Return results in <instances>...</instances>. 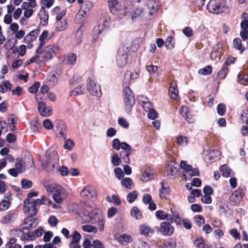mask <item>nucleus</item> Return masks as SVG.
Wrapping results in <instances>:
<instances>
[{
  "instance_id": "1",
  "label": "nucleus",
  "mask_w": 248,
  "mask_h": 248,
  "mask_svg": "<svg viewBox=\"0 0 248 248\" xmlns=\"http://www.w3.org/2000/svg\"><path fill=\"white\" fill-rule=\"evenodd\" d=\"M46 159L44 164L45 169L47 171L50 172L59 163V156L56 151H48L46 155Z\"/></svg>"
},
{
  "instance_id": "2",
  "label": "nucleus",
  "mask_w": 248,
  "mask_h": 248,
  "mask_svg": "<svg viewBox=\"0 0 248 248\" xmlns=\"http://www.w3.org/2000/svg\"><path fill=\"white\" fill-rule=\"evenodd\" d=\"M110 24V17L107 16H103L98 22V26L93 29V35L94 39L98 38L106 29L109 27Z\"/></svg>"
},
{
  "instance_id": "3",
  "label": "nucleus",
  "mask_w": 248,
  "mask_h": 248,
  "mask_svg": "<svg viewBox=\"0 0 248 248\" xmlns=\"http://www.w3.org/2000/svg\"><path fill=\"white\" fill-rule=\"evenodd\" d=\"M124 102L125 110L128 114L131 112L132 108L135 104V99L132 91L128 87H125L124 90Z\"/></svg>"
},
{
  "instance_id": "4",
  "label": "nucleus",
  "mask_w": 248,
  "mask_h": 248,
  "mask_svg": "<svg viewBox=\"0 0 248 248\" xmlns=\"http://www.w3.org/2000/svg\"><path fill=\"white\" fill-rule=\"evenodd\" d=\"M59 48L57 46L51 45L45 47L43 51L40 50L39 54L41 57L45 60L52 59L58 53Z\"/></svg>"
},
{
  "instance_id": "5",
  "label": "nucleus",
  "mask_w": 248,
  "mask_h": 248,
  "mask_svg": "<svg viewBox=\"0 0 248 248\" xmlns=\"http://www.w3.org/2000/svg\"><path fill=\"white\" fill-rule=\"evenodd\" d=\"M225 6L224 0H211L207 5V8L210 13L218 14L223 11Z\"/></svg>"
},
{
  "instance_id": "6",
  "label": "nucleus",
  "mask_w": 248,
  "mask_h": 248,
  "mask_svg": "<svg viewBox=\"0 0 248 248\" xmlns=\"http://www.w3.org/2000/svg\"><path fill=\"white\" fill-rule=\"evenodd\" d=\"M127 48L120 47L116 55V63L119 67H124L127 62Z\"/></svg>"
},
{
  "instance_id": "7",
  "label": "nucleus",
  "mask_w": 248,
  "mask_h": 248,
  "mask_svg": "<svg viewBox=\"0 0 248 248\" xmlns=\"http://www.w3.org/2000/svg\"><path fill=\"white\" fill-rule=\"evenodd\" d=\"M87 89L93 96H100L101 95L100 86L93 82L90 78H88L87 79Z\"/></svg>"
},
{
  "instance_id": "8",
  "label": "nucleus",
  "mask_w": 248,
  "mask_h": 248,
  "mask_svg": "<svg viewBox=\"0 0 248 248\" xmlns=\"http://www.w3.org/2000/svg\"><path fill=\"white\" fill-rule=\"evenodd\" d=\"M24 208L26 212H28L30 216H34L37 213V206L34 200L26 199L24 202Z\"/></svg>"
},
{
  "instance_id": "9",
  "label": "nucleus",
  "mask_w": 248,
  "mask_h": 248,
  "mask_svg": "<svg viewBox=\"0 0 248 248\" xmlns=\"http://www.w3.org/2000/svg\"><path fill=\"white\" fill-rule=\"evenodd\" d=\"M179 165L173 161L170 162L166 167L164 175L169 178L175 177L178 171Z\"/></svg>"
},
{
  "instance_id": "10",
  "label": "nucleus",
  "mask_w": 248,
  "mask_h": 248,
  "mask_svg": "<svg viewBox=\"0 0 248 248\" xmlns=\"http://www.w3.org/2000/svg\"><path fill=\"white\" fill-rule=\"evenodd\" d=\"M93 4L90 1H86L85 3L81 5V8L76 16L77 18L84 17L88 15L90 10L93 8Z\"/></svg>"
},
{
  "instance_id": "11",
  "label": "nucleus",
  "mask_w": 248,
  "mask_h": 248,
  "mask_svg": "<svg viewBox=\"0 0 248 248\" xmlns=\"http://www.w3.org/2000/svg\"><path fill=\"white\" fill-rule=\"evenodd\" d=\"M160 232L164 235H171L174 231L173 227L170 223L163 222L160 224Z\"/></svg>"
},
{
  "instance_id": "12",
  "label": "nucleus",
  "mask_w": 248,
  "mask_h": 248,
  "mask_svg": "<svg viewBox=\"0 0 248 248\" xmlns=\"http://www.w3.org/2000/svg\"><path fill=\"white\" fill-rule=\"evenodd\" d=\"M244 195L243 189L238 188L235 191H234L231 195L230 198V201L233 204L239 203L242 199Z\"/></svg>"
},
{
  "instance_id": "13",
  "label": "nucleus",
  "mask_w": 248,
  "mask_h": 248,
  "mask_svg": "<svg viewBox=\"0 0 248 248\" xmlns=\"http://www.w3.org/2000/svg\"><path fill=\"white\" fill-rule=\"evenodd\" d=\"M180 167L184 170V175L186 180L190 179L192 176V166L186 164V161H181L180 164Z\"/></svg>"
},
{
  "instance_id": "14",
  "label": "nucleus",
  "mask_w": 248,
  "mask_h": 248,
  "mask_svg": "<svg viewBox=\"0 0 248 248\" xmlns=\"http://www.w3.org/2000/svg\"><path fill=\"white\" fill-rule=\"evenodd\" d=\"M144 3L147 4L149 10V15L152 16L156 13L158 8L157 0H143Z\"/></svg>"
},
{
  "instance_id": "15",
  "label": "nucleus",
  "mask_w": 248,
  "mask_h": 248,
  "mask_svg": "<svg viewBox=\"0 0 248 248\" xmlns=\"http://www.w3.org/2000/svg\"><path fill=\"white\" fill-rule=\"evenodd\" d=\"M38 110L40 114L43 117H48L51 114V109L46 107V103L44 102L38 103Z\"/></svg>"
},
{
  "instance_id": "16",
  "label": "nucleus",
  "mask_w": 248,
  "mask_h": 248,
  "mask_svg": "<svg viewBox=\"0 0 248 248\" xmlns=\"http://www.w3.org/2000/svg\"><path fill=\"white\" fill-rule=\"evenodd\" d=\"M218 211L220 215L227 217H230L232 214V210L229 208L228 204L225 202H220L218 204Z\"/></svg>"
},
{
  "instance_id": "17",
  "label": "nucleus",
  "mask_w": 248,
  "mask_h": 248,
  "mask_svg": "<svg viewBox=\"0 0 248 248\" xmlns=\"http://www.w3.org/2000/svg\"><path fill=\"white\" fill-rule=\"evenodd\" d=\"M94 194H95L94 188L89 186L84 187L80 192L81 196L88 200L92 198Z\"/></svg>"
},
{
  "instance_id": "18",
  "label": "nucleus",
  "mask_w": 248,
  "mask_h": 248,
  "mask_svg": "<svg viewBox=\"0 0 248 248\" xmlns=\"http://www.w3.org/2000/svg\"><path fill=\"white\" fill-rule=\"evenodd\" d=\"M40 31L39 29H35L31 31L30 33L27 34L24 37L23 40L24 43L28 44L35 40L37 36H38Z\"/></svg>"
},
{
  "instance_id": "19",
  "label": "nucleus",
  "mask_w": 248,
  "mask_h": 248,
  "mask_svg": "<svg viewBox=\"0 0 248 248\" xmlns=\"http://www.w3.org/2000/svg\"><path fill=\"white\" fill-rule=\"evenodd\" d=\"M140 71L138 69H136L134 71L133 73H131L130 71H127L124 77V81L125 83H129L131 80H135L138 78L139 76Z\"/></svg>"
},
{
  "instance_id": "20",
  "label": "nucleus",
  "mask_w": 248,
  "mask_h": 248,
  "mask_svg": "<svg viewBox=\"0 0 248 248\" xmlns=\"http://www.w3.org/2000/svg\"><path fill=\"white\" fill-rule=\"evenodd\" d=\"M178 91L177 85L175 81H172L170 83L169 89L170 96L173 99H177L178 97Z\"/></svg>"
},
{
  "instance_id": "21",
  "label": "nucleus",
  "mask_w": 248,
  "mask_h": 248,
  "mask_svg": "<svg viewBox=\"0 0 248 248\" xmlns=\"http://www.w3.org/2000/svg\"><path fill=\"white\" fill-rule=\"evenodd\" d=\"M44 187L47 191L51 194H53L60 190H63L62 187L56 184H51L48 185L44 184Z\"/></svg>"
},
{
  "instance_id": "22",
  "label": "nucleus",
  "mask_w": 248,
  "mask_h": 248,
  "mask_svg": "<svg viewBox=\"0 0 248 248\" xmlns=\"http://www.w3.org/2000/svg\"><path fill=\"white\" fill-rule=\"evenodd\" d=\"M77 60V55L74 53H68L63 57L62 63L68 65H74Z\"/></svg>"
},
{
  "instance_id": "23",
  "label": "nucleus",
  "mask_w": 248,
  "mask_h": 248,
  "mask_svg": "<svg viewBox=\"0 0 248 248\" xmlns=\"http://www.w3.org/2000/svg\"><path fill=\"white\" fill-rule=\"evenodd\" d=\"M222 53V46L220 45H217L214 47L211 53V58L212 60H216L217 58L220 59Z\"/></svg>"
},
{
  "instance_id": "24",
  "label": "nucleus",
  "mask_w": 248,
  "mask_h": 248,
  "mask_svg": "<svg viewBox=\"0 0 248 248\" xmlns=\"http://www.w3.org/2000/svg\"><path fill=\"white\" fill-rule=\"evenodd\" d=\"M48 32L47 31H44L41 35L39 37V41L40 42L39 46L36 50V53L38 54L40 53V50L42 49L43 46L45 45L46 41L48 40L47 38Z\"/></svg>"
},
{
  "instance_id": "25",
  "label": "nucleus",
  "mask_w": 248,
  "mask_h": 248,
  "mask_svg": "<svg viewBox=\"0 0 248 248\" xmlns=\"http://www.w3.org/2000/svg\"><path fill=\"white\" fill-rule=\"evenodd\" d=\"M40 20V23L43 26H45L48 22V15L43 6H42L40 13L38 14Z\"/></svg>"
},
{
  "instance_id": "26",
  "label": "nucleus",
  "mask_w": 248,
  "mask_h": 248,
  "mask_svg": "<svg viewBox=\"0 0 248 248\" xmlns=\"http://www.w3.org/2000/svg\"><path fill=\"white\" fill-rule=\"evenodd\" d=\"M108 3L110 12L114 15H116L118 12V7H120L118 0H108Z\"/></svg>"
},
{
  "instance_id": "27",
  "label": "nucleus",
  "mask_w": 248,
  "mask_h": 248,
  "mask_svg": "<svg viewBox=\"0 0 248 248\" xmlns=\"http://www.w3.org/2000/svg\"><path fill=\"white\" fill-rule=\"evenodd\" d=\"M116 239L124 245H126L132 242L131 237L127 234H123L116 237Z\"/></svg>"
},
{
  "instance_id": "28",
  "label": "nucleus",
  "mask_w": 248,
  "mask_h": 248,
  "mask_svg": "<svg viewBox=\"0 0 248 248\" xmlns=\"http://www.w3.org/2000/svg\"><path fill=\"white\" fill-rule=\"evenodd\" d=\"M176 242L172 239L170 238L161 244L159 248H175Z\"/></svg>"
},
{
  "instance_id": "29",
  "label": "nucleus",
  "mask_w": 248,
  "mask_h": 248,
  "mask_svg": "<svg viewBox=\"0 0 248 248\" xmlns=\"http://www.w3.org/2000/svg\"><path fill=\"white\" fill-rule=\"evenodd\" d=\"M43 230L42 229H37L35 230L32 235H31L30 233H26L24 235L25 239H27V240H32L33 238H34L35 237H39L42 235L43 232Z\"/></svg>"
},
{
  "instance_id": "30",
  "label": "nucleus",
  "mask_w": 248,
  "mask_h": 248,
  "mask_svg": "<svg viewBox=\"0 0 248 248\" xmlns=\"http://www.w3.org/2000/svg\"><path fill=\"white\" fill-rule=\"evenodd\" d=\"M155 177L154 171L151 170H146L144 171L141 179L144 181H148L153 179Z\"/></svg>"
},
{
  "instance_id": "31",
  "label": "nucleus",
  "mask_w": 248,
  "mask_h": 248,
  "mask_svg": "<svg viewBox=\"0 0 248 248\" xmlns=\"http://www.w3.org/2000/svg\"><path fill=\"white\" fill-rule=\"evenodd\" d=\"M17 217V215L15 213H9L3 217V222L4 223H10L15 221Z\"/></svg>"
},
{
  "instance_id": "32",
  "label": "nucleus",
  "mask_w": 248,
  "mask_h": 248,
  "mask_svg": "<svg viewBox=\"0 0 248 248\" xmlns=\"http://www.w3.org/2000/svg\"><path fill=\"white\" fill-rule=\"evenodd\" d=\"M133 152L121 151L120 152V156L121 159L126 164L130 163L129 155Z\"/></svg>"
},
{
  "instance_id": "33",
  "label": "nucleus",
  "mask_w": 248,
  "mask_h": 248,
  "mask_svg": "<svg viewBox=\"0 0 248 248\" xmlns=\"http://www.w3.org/2000/svg\"><path fill=\"white\" fill-rule=\"evenodd\" d=\"M175 41L172 36H168L165 42V46L168 49H172L174 47Z\"/></svg>"
},
{
  "instance_id": "34",
  "label": "nucleus",
  "mask_w": 248,
  "mask_h": 248,
  "mask_svg": "<svg viewBox=\"0 0 248 248\" xmlns=\"http://www.w3.org/2000/svg\"><path fill=\"white\" fill-rule=\"evenodd\" d=\"M121 184L124 187L128 189H131L132 188L133 181L131 178L126 177L122 180Z\"/></svg>"
},
{
  "instance_id": "35",
  "label": "nucleus",
  "mask_w": 248,
  "mask_h": 248,
  "mask_svg": "<svg viewBox=\"0 0 248 248\" xmlns=\"http://www.w3.org/2000/svg\"><path fill=\"white\" fill-rule=\"evenodd\" d=\"M131 215L136 219H140L142 217L141 212L137 207H133L130 211Z\"/></svg>"
},
{
  "instance_id": "36",
  "label": "nucleus",
  "mask_w": 248,
  "mask_h": 248,
  "mask_svg": "<svg viewBox=\"0 0 248 248\" xmlns=\"http://www.w3.org/2000/svg\"><path fill=\"white\" fill-rule=\"evenodd\" d=\"M33 216H30L27 217L24 220V224L26 225V227H24L23 228V230H26L27 231H30V228L33 226V224L34 221H33V219L32 218Z\"/></svg>"
},
{
  "instance_id": "37",
  "label": "nucleus",
  "mask_w": 248,
  "mask_h": 248,
  "mask_svg": "<svg viewBox=\"0 0 248 248\" xmlns=\"http://www.w3.org/2000/svg\"><path fill=\"white\" fill-rule=\"evenodd\" d=\"M170 191L169 187L165 186L163 183H161V188L159 190V197L164 198L169 194Z\"/></svg>"
},
{
  "instance_id": "38",
  "label": "nucleus",
  "mask_w": 248,
  "mask_h": 248,
  "mask_svg": "<svg viewBox=\"0 0 248 248\" xmlns=\"http://www.w3.org/2000/svg\"><path fill=\"white\" fill-rule=\"evenodd\" d=\"M212 67L211 65H207L204 68L200 69L198 71V73L202 75H208L212 73Z\"/></svg>"
},
{
  "instance_id": "39",
  "label": "nucleus",
  "mask_w": 248,
  "mask_h": 248,
  "mask_svg": "<svg viewBox=\"0 0 248 248\" xmlns=\"http://www.w3.org/2000/svg\"><path fill=\"white\" fill-rule=\"evenodd\" d=\"M242 41L239 38H236L233 40V45L235 48L240 51V53H242L244 51L245 48L242 47Z\"/></svg>"
},
{
  "instance_id": "40",
  "label": "nucleus",
  "mask_w": 248,
  "mask_h": 248,
  "mask_svg": "<svg viewBox=\"0 0 248 248\" xmlns=\"http://www.w3.org/2000/svg\"><path fill=\"white\" fill-rule=\"evenodd\" d=\"M81 228L83 231L86 232L96 233L97 232V228L91 225H83Z\"/></svg>"
},
{
  "instance_id": "41",
  "label": "nucleus",
  "mask_w": 248,
  "mask_h": 248,
  "mask_svg": "<svg viewBox=\"0 0 248 248\" xmlns=\"http://www.w3.org/2000/svg\"><path fill=\"white\" fill-rule=\"evenodd\" d=\"M16 169L19 173L25 170V167L23 164L22 160L21 159H16L15 164Z\"/></svg>"
},
{
  "instance_id": "42",
  "label": "nucleus",
  "mask_w": 248,
  "mask_h": 248,
  "mask_svg": "<svg viewBox=\"0 0 248 248\" xmlns=\"http://www.w3.org/2000/svg\"><path fill=\"white\" fill-rule=\"evenodd\" d=\"M37 6V4L35 0H31L29 2H23L22 4L21 7L23 9H29V7L34 8Z\"/></svg>"
},
{
  "instance_id": "43",
  "label": "nucleus",
  "mask_w": 248,
  "mask_h": 248,
  "mask_svg": "<svg viewBox=\"0 0 248 248\" xmlns=\"http://www.w3.org/2000/svg\"><path fill=\"white\" fill-rule=\"evenodd\" d=\"M137 197L138 193L136 191H134L130 192L127 195L126 199L129 203H132L136 200V199L137 198Z\"/></svg>"
},
{
  "instance_id": "44",
  "label": "nucleus",
  "mask_w": 248,
  "mask_h": 248,
  "mask_svg": "<svg viewBox=\"0 0 248 248\" xmlns=\"http://www.w3.org/2000/svg\"><path fill=\"white\" fill-rule=\"evenodd\" d=\"M142 107L143 109L146 112L153 108L152 103L148 101L147 98H146L145 100L142 101Z\"/></svg>"
},
{
  "instance_id": "45",
  "label": "nucleus",
  "mask_w": 248,
  "mask_h": 248,
  "mask_svg": "<svg viewBox=\"0 0 248 248\" xmlns=\"http://www.w3.org/2000/svg\"><path fill=\"white\" fill-rule=\"evenodd\" d=\"M242 18L244 20L241 23V28L243 30H246L248 28V14L243 13Z\"/></svg>"
},
{
  "instance_id": "46",
  "label": "nucleus",
  "mask_w": 248,
  "mask_h": 248,
  "mask_svg": "<svg viewBox=\"0 0 248 248\" xmlns=\"http://www.w3.org/2000/svg\"><path fill=\"white\" fill-rule=\"evenodd\" d=\"M220 171L222 172V175L224 177H228L230 176L231 170L226 165H222L220 167Z\"/></svg>"
},
{
  "instance_id": "47",
  "label": "nucleus",
  "mask_w": 248,
  "mask_h": 248,
  "mask_svg": "<svg viewBox=\"0 0 248 248\" xmlns=\"http://www.w3.org/2000/svg\"><path fill=\"white\" fill-rule=\"evenodd\" d=\"M83 91L82 90V85H79L76 87L74 89H73L70 93V95L71 96H77L78 95L81 94L83 93Z\"/></svg>"
},
{
  "instance_id": "48",
  "label": "nucleus",
  "mask_w": 248,
  "mask_h": 248,
  "mask_svg": "<svg viewBox=\"0 0 248 248\" xmlns=\"http://www.w3.org/2000/svg\"><path fill=\"white\" fill-rule=\"evenodd\" d=\"M170 211L171 213L172 217L173 218H174V221L175 222L177 223V219L179 222L181 221V217H180L179 214L178 212L177 209L175 207H172L170 208Z\"/></svg>"
},
{
  "instance_id": "49",
  "label": "nucleus",
  "mask_w": 248,
  "mask_h": 248,
  "mask_svg": "<svg viewBox=\"0 0 248 248\" xmlns=\"http://www.w3.org/2000/svg\"><path fill=\"white\" fill-rule=\"evenodd\" d=\"M83 36V31L82 30V27L80 26L77 31L76 34V39L78 45L79 44L82 42Z\"/></svg>"
},
{
  "instance_id": "50",
  "label": "nucleus",
  "mask_w": 248,
  "mask_h": 248,
  "mask_svg": "<svg viewBox=\"0 0 248 248\" xmlns=\"http://www.w3.org/2000/svg\"><path fill=\"white\" fill-rule=\"evenodd\" d=\"M194 244L197 248H209L208 247H206L202 238L196 239L195 240Z\"/></svg>"
},
{
  "instance_id": "51",
  "label": "nucleus",
  "mask_w": 248,
  "mask_h": 248,
  "mask_svg": "<svg viewBox=\"0 0 248 248\" xmlns=\"http://www.w3.org/2000/svg\"><path fill=\"white\" fill-rule=\"evenodd\" d=\"M111 161L113 165L115 166H118L121 162V159L117 154H115L112 156Z\"/></svg>"
},
{
  "instance_id": "52",
  "label": "nucleus",
  "mask_w": 248,
  "mask_h": 248,
  "mask_svg": "<svg viewBox=\"0 0 248 248\" xmlns=\"http://www.w3.org/2000/svg\"><path fill=\"white\" fill-rule=\"evenodd\" d=\"M238 79L242 84H248V76L242 73H239L238 75Z\"/></svg>"
},
{
  "instance_id": "53",
  "label": "nucleus",
  "mask_w": 248,
  "mask_h": 248,
  "mask_svg": "<svg viewBox=\"0 0 248 248\" xmlns=\"http://www.w3.org/2000/svg\"><path fill=\"white\" fill-rule=\"evenodd\" d=\"M228 72V68L223 65L222 68L219 70L217 76L220 79L224 78L227 75Z\"/></svg>"
},
{
  "instance_id": "54",
  "label": "nucleus",
  "mask_w": 248,
  "mask_h": 248,
  "mask_svg": "<svg viewBox=\"0 0 248 248\" xmlns=\"http://www.w3.org/2000/svg\"><path fill=\"white\" fill-rule=\"evenodd\" d=\"M62 191L63 190H60L59 192H57L52 195L53 200L58 203H61L62 202V199L61 197Z\"/></svg>"
},
{
  "instance_id": "55",
  "label": "nucleus",
  "mask_w": 248,
  "mask_h": 248,
  "mask_svg": "<svg viewBox=\"0 0 248 248\" xmlns=\"http://www.w3.org/2000/svg\"><path fill=\"white\" fill-rule=\"evenodd\" d=\"M121 151L133 152L134 149H132L130 145L125 142H122L121 144Z\"/></svg>"
},
{
  "instance_id": "56",
  "label": "nucleus",
  "mask_w": 248,
  "mask_h": 248,
  "mask_svg": "<svg viewBox=\"0 0 248 248\" xmlns=\"http://www.w3.org/2000/svg\"><path fill=\"white\" fill-rule=\"evenodd\" d=\"M158 67L153 65H147L146 70L150 75H155L157 70Z\"/></svg>"
},
{
  "instance_id": "57",
  "label": "nucleus",
  "mask_w": 248,
  "mask_h": 248,
  "mask_svg": "<svg viewBox=\"0 0 248 248\" xmlns=\"http://www.w3.org/2000/svg\"><path fill=\"white\" fill-rule=\"evenodd\" d=\"M40 86V83L39 82H35L34 84L30 87L29 92L32 93H35L38 92V89Z\"/></svg>"
},
{
  "instance_id": "58",
  "label": "nucleus",
  "mask_w": 248,
  "mask_h": 248,
  "mask_svg": "<svg viewBox=\"0 0 248 248\" xmlns=\"http://www.w3.org/2000/svg\"><path fill=\"white\" fill-rule=\"evenodd\" d=\"M10 205V203L9 201L3 200L0 202V211H6L9 208Z\"/></svg>"
},
{
  "instance_id": "59",
  "label": "nucleus",
  "mask_w": 248,
  "mask_h": 248,
  "mask_svg": "<svg viewBox=\"0 0 248 248\" xmlns=\"http://www.w3.org/2000/svg\"><path fill=\"white\" fill-rule=\"evenodd\" d=\"M22 187L24 189H27L31 187L32 185V183L31 181L27 179H23L21 181Z\"/></svg>"
},
{
  "instance_id": "60",
  "label": "nucleus",
  "mask_w": 248,
  "mask_h": 248,
  "mask_svg": "<svg viewBox=\"0 0 248 248\" xmlns=\"http://www.w3.org/2000/svg\"><path fill=\"white\" fill-rule=\"evenodd\" d=\"M118 123L120 126L124 128H127L129 126V123L124 118H119L118 120Z\"/></svg>"
},
{
  "instance_id": "61",
  "label": "nucleus",
  "mask_w": 248,
  "mask_h": 248,
  "mask_svg": "<svg viewBox=\"0 0 248 248\" xmlns=\"http://www.w3.org/2000/svg\"><path fill=\"white\" fill-rule=\"evenodd\" d=\"M194 219L197 224L199 226H201L205 223L204 218L201 215L195 216Z\"/></svg>"
},
{
  "instance_id": "62",
  "label": "nucleus",
  "mask_w": 248,
  "mask_h": 248,
  "mask_svg": "<svg viewBox=\"0 0 248 248\" xmlns=\"http://www.w3.org/2000/svg\"><path fill=\"white\" fill-rule=\"evenodd\" d=\"M217 109V113L220 116H223L226 112V107L223 104H219Z\"/></svg>"
},
{
  "instance_id": "63",
  "label": "nucleus",
  "mask_w": 248,
  "mask_h": 248,
  "mask_svg": "<svg viewBox=\"0 0 248 248\" xmlns=\"http://www.w3.org/2000/svg\"><path fill=\"white\" fill-rule=\"evenodd\" d=\"M74 146V142L71 139H68L65 141V143L63 145V148L65 149L70 150Z\"/></svg>"
},
{
  "instance_id": "64",
  "label": "nucleus",
  "mask_w": 248,
  "mask_h": 248,
  "mask_svg": "<svg viewBox=\"0 0 248 248\" xmlns=\"http://www.w3.org/2000/svg\"><path fill=\"white\" fill-rule=\"evenodd\" d=\"M148 118L150 119L155 120L158 116L157 112L154 108L148 111Z\"/></svg>"
}]
</instances>
